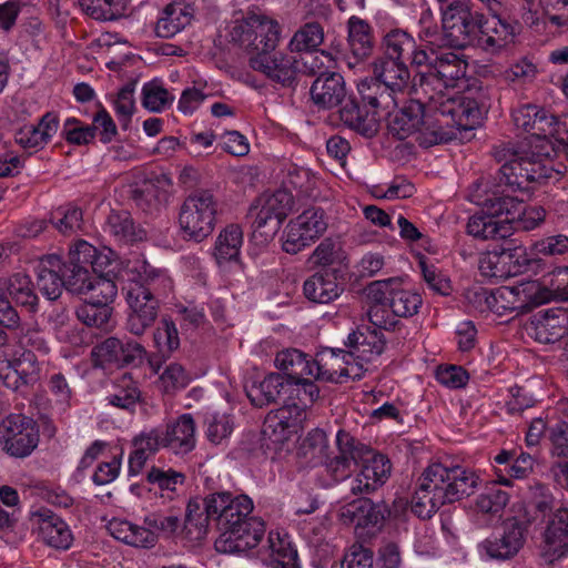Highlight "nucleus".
<instances>
[{
  "instance_id": "nucleus-61",
  "label": "nucleus",
  "mask_w": 568,
  "mask_h": 568,
  "mask_svg": "<svg viewBox=\"0 0 568 568\" xmlns=\"http://www.w3.org/2000/svg\"><path fill=\"white\" fill-rule=\"evenodd\" d=\"M98 250L84 240H78L69 250L67 265L92 267L98 263Z\"/></svg>"
},
{
  "instance_id": "nucleus-58",
  "label": "nucleus",
  "mask_w": 568,
  "mask_h": 568,
  "mask_svg": "<svg viewBox=\"0 0 568 568\" xmlns=\"http://www.w3.org/2000/svg\"><path fill=\"white\" fill-rule=\"evenodd\" d=\"M105 231L115 236L119 241L132 242L138 239L134 232L133 221L125 211L111 212L106 219Z\"/></svg>"
},
{
  "instance_id": "nucleus-59",
  "label": "nucleus",
  "mask_w": 568,
  "mask_h": 568,
  "mask_svg": "<svg viewBox=\"0 0 568 568\" xmlns=\"http://www.w3.org/2000/svg\"><path fill=\"white\" fill-rule=\"evenodd\" d=\"M141 393L130 377L124 376L114 394L108 397L109 403L121 409H132L140 399Z\"/></svg>"
},
{
  "instance_id": "nucleus-23",
  "label": "nucleus",
  "mask_w": 568,
  "mask_h": 568,
  "mask_svg": "<svg viewBox=\"0 0 568 568\" xmlns=\"http://www.w3.org/2000/svg\"><path fill=\"white\" fill-rule=\"evenodd\" d=\"M358 93L365 106L374 113L375 119L390 115L404 97L393 92L387 84L376 77L363 80L358 87Z\"/></svg>"
},
{
  "instance_id": "nucleus-49",
  "label": "nucleus",
  "mask_w": 568,
  "mask_h": 568,
  "mask_svg": "<svg viewBox=\"0 0 568 568\" xmlns=\"http://www.w3.org/2000/svg\"><path fill=\"white\" fill-rule=\"evenodd\" d=\"M130 0H80L82 10L92 19L113 21L125 14Z\"/></svg>"
},
{
  "instance_id": "nucleus-33",
  "label": "nucleus",
  "mask_w": 568,
  "mask_h": 568,
  "mask_svg": "<svg viewBox=\"0 0 568 568\" xmlns=\"http://www.w3.org/2000/svg\"><path fill=\"white\" fill-rule=\"evenodd\" d=\"M373 75L387 84L393 92L399 93L404 98L409 92L410 71L405 61L381 57L373 63Z\"/></svg>"
},
{
  "instance_id": "nucleus-38",
  "label": "nucleus",
  "mask_w": 568,
  "mask_h": 568,
  "mask_svg": "<svg viewBox=\"0 0 568 568\" xmlns=\"http://www.w3.org/2000/svg\"><path fill=\"white\" fill-rule=\"evenodd\" d=\"M347 513L352 515L355 526L362 528H381L390 515L388 506L384 501L374 503L365 497L351 503Z\"/></svg>"
},
{
  "instance_id": "nucleus-22",
  "label": "nucleus",
  "mask_w": 568,
  "mask_h": 568,
  "mask_svg": "<svg viewBox=\"0 0 568 568\" xmlns=\"http://www.w3.org/2000/svg\"><path fill=\"white\" fill-rule=\"evenodd\" d=\"M527 331L539 343L558 342L568 332V308L552 307L538 312L532 316Z\"/></svg>"
},
{
  "instance_id": "nucleus-26",
  "label": "nucleus",
  "mask_w": 568,
  "mask_h": 568,
  "mask_svg": "<svg viewBox=\"0 0 568 568\" xmlns=\"http://www.w3.org/2000/svg\"><path fill=\"white\" fill-rule=\"evenodd\" d=\"M524 528L516 520L504 525L503 532L486 538L479 548L489 558L505 560L514 557L524 545Z\"/></svg>"
},
{
  "instance_id": "nucleus-52",
  "label": "nucleus",
  "mask_w": 568,
  "mask_h": 568,
  "mask_svg": "<svg viewBox=\"0 0 568 568\" xmlns=\"http://www.w3.org/2000/svg\"><path fill=\"white\" fill-rule=\"evenodd\" d=\"M77 318L88 327L111 328L112 307L84 301L75 310Z\"/></svg>"
},
{
  "instance_id": "nucleus-44",
  "label": "nucleus",
  "mask_w": 568,
  "mask_h": 568,
  "mask_svg": "<svg viewBox=\"0 0 568 568\" xmlns=\"http://www.w3.org/2000/svg\"><path fill=\"white\" fill-rule=\"evenodd\" d=\"M283 388L284 377L278 373H272L264 379L245 386V392L252 405L263 407L275 402Z\"/></svg>"
},
{
  "instance_id": "nucleus-18",
  "label": "nucleus",
  "mask_w": 568,
  "mask_h": 568,
  "mask_svg": "<svg viewBox=\"0 0 568 568\" xmlns=\"http://www.w3.org/2000/svg\"><path fill=\"white\" fill-rule=\"evenodd\" d=\"M248 64L254 71L263 73L283 88H292L296 84L300 69L298 61L293 55L281 52L252 55Z\"/></svg>"
},
{
  "instance_id": "nucleus-34",
  "label": "nucleus",
  "mask_w": 568,
  "mask_h": 568,
  "mask_svg": "<svg viewBox=\"0 0 568 568\" xmlns=\"http://www.w3.org/2000/svg\"><path fill=\"white\" fill-rule=\"evenodd\" d=\"M338 110L341 121L357 133L371 138L378 131V120L367 106L361 108L355 98L346 97L343 103H339Z\"/></svg>"
},
{
  "instance_id": "nucleus-1",
  "label": "nucleus",
  "mask_w": 568,
  "mask_h": 568,
  "mask_svg": "<svg viewBox=\"0 0 568 568\" xmlns=\"http://www.w3.org/2000/svg\"><path fill=\"white\" fill-rule=\"evenodd\" d=\"M253 500L244 494L217 491L193 498L186 507L184 530L190 539L201 540L212 523L220 531L214 542L221 554H239L256 547L265 534L264 521L252 516Z\"/></svg>"
},
{
  "instance_id": "nucleus-35",
  "label": "nucleus",
  "mask_w": 568,
  "mask_h": 568,
  "mask_svg": "<svg viewBox=\"0 0 568 568\" xmlns=\"http://www.w3.org/2000/svg\"><path fill=\"white\" fill-rule=\"evenodd\" d=\"M550 285L552 287L548 286L546 280L542 283L539 281H528L518 284L517 294H519L520 303H523L521 311H531L534 307L557 298L568 300L566 287L560 285L554 286L552 281H550Z\"/></svg>"
},
{
  "instance_id": "nucleus-12",
  "label": "nucleus",
  "mask_w": 568,
  "mask_h": 568,
  "mask_svg": "<svg viewBox=\"0 0 568 568\" xmlns=\"http://www.w3.org/2000/svg\"><path fill=\"white\" fill-rule=\"evenodd\" d=\"M328 221L323 209L304 210L286 225L282 235V248L288 254H297L315 243L327 230Z\"/></svg>"
},
{
  "instance_id": "nucleus-32",
  "label": "nucleus",
  "mask_w": 568,
  "mask_h": 568,
  "mask_svg": "<svg viewBox=\"0 0 568 568\" xmlns=\"http://www.w3.org/2000/svg\"><path fill=\"white\" fill-rule=\"evenodd\" d=\"M344 287L336 272L322 271L310 276L303 284L304 296L317 304H328L341 296Z\"/></svg>"
},
{
  "instance_id": "nucleus-11",
  "label": "nucleus",
  "mask_w": 568,
  "mask_h": 568,
  "mask_svg": "<svg viewBox=\"0 0 568 568\" xmlns=\"http://www.w3.org/2000/svg\"><path fill=\"white\" fill-rule=\"evenodd\" d=\"M280 37L278 22L258 14L236 22L230 31L231 41L239 44L250 57L271 53L275 50Z\"/></svg>"
},
{
  "instance_id": "nucleus-6",
  "label": "nucleus",
  "mask_w": 568,
  "mask_h": 568,
  "mask_svg": "<svg viewBox=\"0 0 568 568\" xmlns=\"http://www.w3.org/2000/svg\"><path fill=\"white\" fill-rule=\"evenodd\" d=\"M423 67H427L428 70L427 72L419 73L418 90H420L425 97H432V94H434L443 99L473 102L477 110L474 125L479 123L481 111L476 99L465 93L450 94L448 92L449 89L466 87L468 63L463 55L448 48L438 52H429L426 63Z\"/></svg>"
},
{
  "instance_id": "nucleus-9",
  "label": "nucleus",
  "mask_w": 568,
  "mask_h": 568,
  "mask_svg": "<svg viewBox=\"0 0 568 568\" xmlns=\"http://www.w3.org/2000/svg\"><path fill=\"white\" fill-rule=\"evenodd\" d=\"M217 209L219 200L213 191L200 189L189 194L179 211L181 237L196 243L209 237L215 229Z\"/></svg>"
},
{
  "instance_id": "nucleus-4",
  "label": "nucleus",
  "mask_w": 568,
  "mask_h": 568,
  "mask_svg": "<svg viewBox=\"0 0 568 568\" xmlns=\"http://www.w3.org/2000/svg\"><path fill=\"white\" fill-rule=\"evenodd\" d=\"M478 480L474 471L460 466L432 464L417 479L410 500L412 511L422 519H428L442 506L474 494Z\"/></svg>"
},
{
  "instance_id": "nucleus-10",
  "label": "nucleus",
  "mask_w": 568,
  "mask_h": 568,
  "mask_svg": "<svg viewBox=\"0 0 568 568\" xmlns=\"http://www.w3.org/2000/svg\"><path fill=\"white\" fill-rule=\"evenodd\" d=\"M18 345L23 351L13 362H8L0 369V379L6 387L18 389L21 384L27 385L37 381L39 364L36 353L45 355L50 347L44 334L36 328L22 329L18 337Z\"/></svg>"
},
{
  "instance_id": "nucleus-17",
  "label": "nucleus",
  "mask_w": 568,
  "mask_h": 568,
  "mask_svg": "<svg viewBox=\"0 0 568 568\" xmlns=\"http://www.w3.org/2000/svg\"><path fill=\"white\" fill-rule=\"evenodd\" d=\"M485 14L474 8V3L442 23L445 40L450 48L465 49L478 37Z\"/></svg>"
},
{
  "instance_id": "nucleus-62",
  "label": "nucleus",
  "mask_w": 568,
  "mask_h": 568,
  "mask_svg": "<svg viewBox=\"0 0 568 568\" xmlns=\"http://www.w3.org/2000/svg\"><path fill=\"white\" fill-rule=\"evenodd\" d=\"M116 293L118 287L112 280L102 276H94L90 282V287H88V294H90V296L87 301L110 306L114 301Z\"/></svg>"
},
{
  "instance_id": "nucleus-37",
  "label": "nucleus",
  "mask_w": 568,
  "mask_h": 568,
  "mask_svg": "<svg viewBox=\"0 0 568 568\" xmlns=\"http://www.w3.org/2000/svg\"><path fill=\"white\" fill-rule=\"evenodd\" d=\"M474 296L478 301L481 311L487 308L503 315L505 312L521 311L523 308L519 294H517V285L501 286L494 291L479 288L474 292Z\"/></svg>"
},
{
  "instance_id": "nucleus-15",
  "label": "nucleus",
  "mask_w": 568,
  "mask_h": 568,
  "mask_svg": "<svg viewBox=\"0 0 568 568\" xmlns=\"http://www.w3.org/2000/svg\"><path fill=\"white\" fill-rule=\"evenodd\" d=\"M359 376V371L346 349L325 348L313 359V374L316 381L342 383L344 378Z\"/></svg>"
},
{
  "instance_id": "nucleus-41",
  "label": "nucleus",
  "mask_w": 568,
  "mask_h": 568,
  "mask_svg": "<svg viewBox=\"0 0 568 568\" xmlns=\"http://www.w3.org/2000/svg\"><path fill=\"white\" fill-rule=\"evenodd\" d=\"M0 288L18 305L27 308L29 312H37L39 298L34 292L31 278L27 274H13L1 283Z\"/></svg>"
},
{
  "instance_id": "nucleus-57",
  "label": "nucleus",
  "mask_w": 568,
  "mask_h": 568,
  "mask_svg": "<svg viewBox=\"0 0 568 568\" xmlns=\"http://www.w3.org/2000/svg\"><path fill=\"white\" fill-rule=\"evenodd\" d=\"M62 276L64 281V288L70 293L84 295L88 294V287L93 280L90 268L84 266H63Z\"/></svg>"
},
{
  "instance_id": "nucleus-54",
  "label": "nucleus",
  "mask_w": 568,
  "mask_h": 568,
  "mask_svg": "<svg viewBox=\"0 0 568 568\" xmlns=\"http://www.w3.org/2000/svg\"><path fill=\"white\" fill-rule=\"evenodd\" d=\"M418 267L429 290L442 296H447L452 293L453 288L449 277L437 265L422 256L418 261Z\"/></svg>"
},
{
  "instance_id": "nucleus-53",
  "label": "nucleus",
  "mask_w": 568,
  "mask_h": 568,
  "mask_svg": "<svg viewBox=\"0 0 568 568\" xmlns=\"http://www.w3.org/2000/svg\"><path fill=\"white\" fill-rule=\"evenodd\" d=\"M153 342L163 356H170L180 347L179 331L175 323L168 316H163L153 333Z\"/></svg>"
},
{
  "instance_id": "nucleus-43",
  "label": "nucleus",
  "mask_w": 568,
  "mask_h": 568,
  "mask_svg": "<svg viewBox=\"0 0 568 568\" xmlns=\"http://www.w3.org/2000/svg\"><path fill=\"white\" fill-rule=\"evenodd\" d=\"M296 410L297 407L294 405L270 412L263 425L264 435L273 438L276 443L286 440L296 428V418L292 416V413Z\"/></svg>"
},
{
  "instance_id": "nucleus-21",
  "label": "nucleus",
  "mask_w": 568,
  "mask_h": 568,
  "mask_svg": "<svg viewBox=\"0 0 568 568\" xmlns=\"http://www.w3.org/2000/svg\"><path fill=\"white\" fill-rule=\"evenodd\" d=\"M490 14V18L484 17L476 40L485 51L494 53L514 42L519 24L504 18L500 8Z\"/></svg>"
},
{
  "instance_id": "nucleus-3",
  "label": "nucleus",
  "mask_w": 568,
  "mask_h": 568,
  "mask_svg": "<svg viewBox=\"0 0 568 568\" xmlns=\"http://www.w3.org/2000/svg\"><path fill=\"white\" fill-rule=\"evenodd\" d=\"M123 278L125 284L122 290L130 308L126 329L141 336L155 323L160 297L172 290V281L164 271L153 267L142 258L128 262Z\"/></svg>"
},
{
  "instance_id": "nucleus-20",
  "label": "nucleus",
  "mask_w": 568,
  "mask_h": 568,
  "mask_svg": "<svg viewBox=\"0 0 568 568\" xmlns=\"http://www.w3.org/2000/svg\"><path fill=\"white\" fill-rule=\"evenodd\" d=\"M542 554L550 562L568 555V507L564 504L548 515Z\"/></svg>"
},
{
  "instance_id": "nucleus-56",
  "label": "nucleus",
  "mask_w": 568,
  "mask_h": 568,
  "mask_svg": "<svg viewBox=\"0 0 568 568\" xmlns=\"http://www.w3.org/2000/svg\"><path fill=\"white\" fill-rule=\"evenodd\" d=\"M142 95L143 106L152 112L163 111L174 100V97L156 81L145 83Z\"/></svg>"
},
{
  "instance_id": "nucleus-14",
  "label": "nucleus",
  "mask_w": 568,
  "mask_h": 568,
  "mask_svg": "<svg viewBox=\"0 0 568 568\" xmlns=\"http://www.w3.org/2000/svg\"><path fill=\"white\" fill-rule=\"evenodd\" d=\"M346 28L347 53L344 61L351 70H364L376 44L374 28L367 20L357 16L348 18Z\"/></svg>"
},
{
  "instance_id": "nucleus-50",
  "label": "nucleus",
  "mask_w": 568,
  "mask_h": 568,
  "mask_svg": "<svg viewBox=\"0 0 568 568\" xmlns=\"http://www.w3.org/2000/svg\"><path fill=\"white\" fill-rule=\"evenodd\" d=\"M324 41V28L320 21L304 23L288 42L291 52L316 50Z\"/></svg>"
},
{
  "instance_id": "nucleus-13",
  "label": "nucleus",
  "mask_w": 568,
  "mask_h": 568,
  "mask_svg": "<svg viewBox=\"0 0 568 568\" xmlns=\"http://www.w3.org/2000/svg\"><path fill=\"white\" fill-rule=\"evenodd\" d=\"M39 427L29 416L10 414L0 423V447L9 456L24 458L39 444Z\"/></svg>"
},
{
  "instance_id": "nucleus-27",
  "label": "nucleus",
  "mask_w": 568,
  "mask_h": 568,
  "mask_svg": "<svg viewBox=\"0 0 568 568\" xmlns=\"http://www.w3.org/2000/svg\"><path fill=\"white\" fill-rule=\"evenodd\" d=\"M385 58L410 62L414 67H423L426 63L427 53L418 45L412 34L402 29H393L383 38Z\"/></svg>"
},
{
  "instance_id": "nucleus-30",
  "label": "nucleus",
  "mask_w": 568,
  "mask_h": 568,
  "mask_svg": "<svg viewBox=\"0 0 568 568\" xmlns=\"http://www.w3.org/2000/svg\"><path fill=\"white\" fill-rule=\"evenodd\" d=\"M32 516L39 519V531L47 545L63 550L71 547L73 535L62 518L47 508L33 511Z\"/></svg>"
},
{
  "instance_id": "nucleus-40",
  "label": "nucleus",
  "mask_w": 568,
  "mask_h": 568,
  "mask_svg": "<svg viewBox=\"0 0 568 568\" xmlns=\"http://www.w3.org/2000/svg\"><path fill=\"white\" fill-rule=\"evenodd\" d=\"M515 250L503 248L501 251H489L479 257L478 268L483 276L494 280H505L514 275L517 270L513 266Z\"/></svg>"
},
{
  "instance_id": "nucleus-51",
  "label": "nucleus",
  "mask_w": 568,
  "mask_h": 568,
  "mask_svg": "<svg viewBox=\"0 0 568 568\" xmlns=\"http://www.w3.org/2000/svg\"><path fill=\"white\" fill-rule=\"evenodd\" d=\"M508 500L509 496L505 490L493 486L477 497V516H481L485 521L487 520L486 517L500 518Z\"/></svg>"
},
{
  "instance_id": "nucleus-64",
  "label": "nucleus",
  "mask_w": 568,
  "mask_h": 568,
  "mask_svg": "<svg viewBox=\"0 0 568 568\" xmlns=\"http://www.w3.org/2000/svg\"><path fill=\"white\" fill-rule=\"evenodd\" d=\"M133 94L134 84L129 83L119 91L116 99L114 100V111L122 129L124 130L129 128L131 116L135 109Z\"/></svg>"
},
{
  "instance_id": "nucleus-29",
  "label": "nucleus",
  "mask_w": 568,
  "mask_h": 568,
  "mask_svg": "<svg viewBox=\"0 0 568 568\" xmlns=\"http://www.w3.org/2000/svg\"><path fill=\"white\" fill-rule=\"evenodd\" d=\"M529 136L545 138L555 149V156L564 155L568 161V114L557 119L541 109L535 130Z\"/></svg>"
},
{
  "instance_id": "nucleus-16",
  "label": "nucleus",
  "mask_w": 568,
  "mask_h": 568,
  "mask_svg": "<svg viewBox=\"0 0 568 568\" xmlns=\"http://www.w3.org/2000/svg\"><path fill=\"white\" fill-rule=\"evenodd\" d=\"M336 445L338 454L332 458H327L325 462L327 473L335 480L347 478L352 471V465L359 463L372 453V449L367 445L358 442L345 430L337 433Z\"/></svg>"
},
{
  "instance_id": "nucleus-25",
  "label": "nucleus",
  "mask_w": 568,
  "mask_h": 568,
  "mask_svg": "<svg viewBox=\"0 0 568 568\" xmlns=\"http://www.w3.org/2000/svg\"><path fill=\"white\" fill-rule=\"evenodd\" d=\"M292 209V196L284 190H278L263 199L261 206H252L250 215H254L253 227L255 230L270 226L275 232L286 219Z\"/></svg>"
},
{
  "instance_id": "nucleus-19",
  "label": "nucleus",
  "mask_w": 568,
  "mask_h": 568,
  "mask_svg": "<svg viewBox=\"0 0 568 568\" xmlns=\"http://www.w3.org/2000/svg\"><path fill=\"white\" fill-rule=\"evenodd\" d=\"M361 462L363 465L351 483V493L366 496L379 489L387 481L392 464L385 455L373 452Z\"/></svg>"
},
{
  "instance_id": "nucleus-2",
  "label": "nucleus",
  "mask_w": 568,
  "mask_h": 568,
  "mask_svg": "<svg viewBox=\"0 0 568 568\" xmlns=\"http://www.w3.org/2000/svg\"><path fill=\"white\" fill-rule=\"evenodd\" d=\"M477 110L473 102L443 99L432 94L425 105L410 101L396 111L388 122L389 132L398 140L418 133L420 146L430 148L456 138L457 131L474 128Z\"/></svg>"
},
{
  "instance_id": "nucleus-63",
  "label": "nucleus",
  "mask_w": 568,
  "mask_h": 568,
  "mask_svg": "<svg viewBox=\"0 0 568 568\" xmlns=\"http://www.w3.org/2000/svg\"><path fill=\"white\" fill-rule=\"evenodd\" d=\"M189 384V376L184 368L176 363H172L163 371L159 377V387L166 394H173L184 388Z\"/></svg>"
},
{
  "instance_id": "nucleus-8",
  "label": "nucleus",
  "mask_w": 568,
  "mask_h": 568,
  "mask_svg": "<svg viewBox=\"0 0 568 568\" xmlns=\"http://www.w3.org/2000/svg\"><path fill=\"white\" fill-rule=\"evenodd\" d=\"M471 201L483 207V212L473 215L467 223V233L480 240L506 239L513 234V225L508 217L499 219L503 214H509L517 205L510 194L504 190L489 191L487 184H476V190L470 195Z\"/></svg>"
},
{
  "instance_id": "nucleus-36",
  "label": "nucleus",
  "mask_w": 568,
  "mask_h": 568,
  "mask_svg": "<svg viewBox=\"0 0 568 568\" xmlns=\"http://www.w3.org/2000/svg\"><path fill=\"white\" fill-rule=\"evenodd\" d=\"M63 263L62 258L57 254L44 256L39 264L38 287L41 293L50 301L59 298L64 288L62 276Z\"/></svg>"
},
{
  "instance_id": "nucleus-42",
  "label": "nucleus",
  "mask_w": 568,
  "mask_h": 568,
  "mask_svg": "<svg viewBox=\"0 0 568 568\" xmlns=\"http://www.w3.org/2000/svg\"><path fill=\"white\" fill-rule=\"evenodd\" d=\"M275 366L286 376L288 383L313 374V359L297 348H286L275 356Z\"/></svg>"
},
{
  "instance_id": "nucleus-28",
  "label": "nucleus",
  "mask_w": 568,
  "mask_h": 568,
  "mask_svg": "<svg viewBox=\"0 0 568 568\" xmlns=\"http://www.w3.org/2000/svg\"><path fill=\"white\" fill-rule=\"evenodd\" d=\"M164 448L175 455H186L196 445V425L192 414L185 413L166 423L162 429Z\"/></svg>"
},
{
  "instance_id": "nucleus-24",
  "label": "nucleus",
  "mask_w": 568,
  "mask_h": 568,
  "mask_svg": "<svg viewBox=\"0 0 568 568\" xmlns=\"http://www.w3.org/2000/svg\"><path fill=\"white\" fill-rule=\"evenodd\" d=\"M344 344L356 369L361 371L364 363L372 362L384 352L386 341L382 332L365 328L349 333Z\"/></svg>"
},
{
  "instance_id": "nucleus-47",
  "label": "nucleus",
  "mask_w": 568,
  "mask_h": 568,
  "mask_svg": "<svg viewBox=\"0 0 568 568\" xmlns=\"http://www.w3.org/2000/svg\"><path fill=\"white\" fill-rule=\"evenodd\" d=\"M243 244V231L237 224L227 225L217 236L214 256L217 263L236 261Z\"/></svg>"
},
{
  "instance_id": "nucleus-55",
  "label": "nucleus",
  "mask_w": 568,
  "mask_h": 568,
  "mask_svg": "<svg viewBox=\"0 0 568 568\" xmlns=\"http://www.w3.org/2000/svg\"><path fill=\"white\" fill-rule=\"evenodd\" d=\"M61 138L72 145H88L94 140V130L74 116L67 118L61 128Z\"/></svg>"
},
{
  "instance_id": "nucleus-31",
  "label": "nucleus",
  "mask_w": 568,
  "mask_h": 568,
  "mask_svg": "<svg viewBox=\"0 0 568 568\" xmlns=\"http://www.w3.org/2000/svg\"><path fill=\"white\" fill-rule=\"evenodd\" d=\"M310 93L312 101L321 108L337 106L346 98L344 78L336 72L321 73L313 82Z\"/></svg>"
},
{
  "instance_id": "nucleus-7",
  "label": "nucleus",
  "mask_w": 568,
  "mask_h": 568,
  "mask_svg": "<svg viewBox=\"0 0 568 568\" xmlns=\"http://www.w3.org/2000/svg\"><path fill=\"white\" fill-rule=\"evenodd\" d=\"M369 322L378 328L390 329L397 317H412L423 305L420 294L403 287L399 278L374 281L367 286Z\"/></svg>"
},
{
  "instance_id": "nucleus-46",
  "label": "nucleus",
  "mask_w": 568,
  "mask_h": 568,
  "mask_svg": "<svg viewBox=\"0 0 568 568\" xmlns=\"http://www.w3.org/2000/svg\"><path fill=\"white\" fill-rule=\"evenodd\" d=\"M270 557L273 565L280 568H301L297 550L293 547L290 537L278 531L268 534Z\"/></svg>"
},
{
  "instance_id": "nucleus-5",
  "label": "nucleus",
  "mask_w": 568,
  "mask_h": 568,
  "mask_svg": "<svg viewBox=\"0 0 568 568\" xmlns=\"http://www.w3.org/2000/svg\"><path fill=\"white\" fill-rule=\"evenodd\" d=\"M555 149L548 140L527 136L517 146V155L499 169V190L511 192L528 191L530 185L540 184L551 178L550 160Z\"/></svg>"
},
{
  "instance_id": "nucleus-45",
  "label": "nucleus",
  "mask_w": 568,
  "mask_h": 568,
  "mask_svg": "<svg viewBox=\"0 0 568 568\" xmlns=\"http://www.w3.org/2000/svg\"><path fill=\"white\" fill-rule=\"evenodd\" d=\"M146 481L151 486L150 490L160 491L161 497L173 499L178 486L184 484L185 475L173 468L152 466L146 473Z\"/></svg>"
},
{
  "instance_id": "nucleus-48",
  "label": "nucleus",
  "mask_w": 568,
  "mask_h": 568,
  "mask_svg": "<svg viewBox=\"0 0 568 568\" xmlns=\"http://www.w3.org/2000/svg\"><path fill=\"white\" fill-rule=\"evenodd\" d=\"M49 221L62 235H75L82 230L83 212L74 204H64L51 211Z\"/></svg>"
},
{
  "instance_id": "nucleus-60",
  "label": "nucleus",
  "mask_w": 568,
  "mask_h": 568,
  "mask_svg": "<svg viewBox=\"0 0 568 568\" xmlns=\"http://www.w3.org/2000/svg\"><path fill=\"white\" fill-rule=\"evenodd\" d=\"M119 349H121V338L108 337L95 345L91 351L94 366L104 368L108 365L118 366Z\"/></svg>"
},
{
  "instance_id": "nucleus-39",
  "label": "nucleus",
  "mask_w": 568,
  "mask_h": 568,
  "mask_svg": "<svg viewBox=\"0 0 568 568\" xmlns=\"http://www.w3.org/2000/svg\"><path fill=\"white\" fill-rule=\"evenodd\" d=\"M193 18L192 9L181 2L168 4L159 18L155 32L160 38L169 39L189 26Z\"/></svg>"
}]
</instances>
